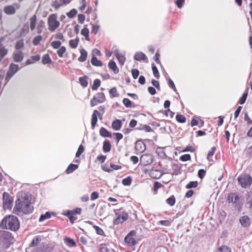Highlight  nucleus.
<instances>
[{"mask_svg":"<svg viewBox=\"0 0 252 252\" xmlns=\"http://www.w3.org/2000/svg\"><path fill=\"white\" fill-rule=\"evenodd\" d=\"M152 71H153V74H154V76L157 79H158L160 77V74H159V73L158 72V70L157 67H156V66L154 63H152Z\"/></svg>","mask_w":252,"mask_h":252,"instance_id":"79ce46f5","label":"nucleus"},{"mask_svg":"<svg viewBox=\"0 0 252 252\" xmlns=\"http://www.w3.org/2000/svg\"><path fill=\"white\" fill-rule=\"evenodd\" d=\"M241 197L239 194L237 192H231L228 194L226 200L229 203H234L235 201L240 199Z\"/></svg>","mask_w":252,"mask_h":252,"instance_id":"ddd939ff","label":"nucleus"},{"mask_svg":"<svg viewBox=\"0 0 252 252\" xmlns=\"http://www.w3.org/2000/svg\"><path fill=\"white\" fill-rule=\"evenodd\" d=\"M140 160L144 166L148 165L153 162L154 157L151 154H144L141 157Z\"/></svg>","mask_w":252,"mask_h":252,"instance_id":"1a4fd4ad","label":"nucleus"},{"mask_svg":"<svg viewBox=\"0 0 252 252\" xmlns=\"http://www.w3.org/2000/svg\"><path fill=\"white\" fill-rule=\"evenodd\" d=\"M108 67L110 69L113 70L115 74H117L119 72V69L117 67L116 63L113 60H110L109 61L108 63Z\"/></svg>","mask_w":252,"mask_h":252,"instance_id":"412c9836","label":"nucleus"},{"mask_svg":"<svg viewBox=\"0 0 252 252\" xmlns=\"http://www.w3.org/2000/svg\"><path fill=\"white\" fill-rule=\"evenodd\" d=\"M60 1H62L63 3H59L57 0H55L54 1L52 4V6L54 7L55 9H59L63 4H67L70 1H66L65 0H59Z\"/></svg>","mask_w":252,"mask_h":252,"instance_id":"cd10ccee","label":"nucleus"},{"mask_svg":"<svg viewBox=\"0 0 252 252\" xmlns=\"http://www.w3.org/2000/svg\"><path fill=\"white\" fill-rule=\"evenodd\" d=\"M248 89H247V91H246L242 95V96L240 97V98L239 99L238 103L239 104H243L245 103L246 101V99H247V96H248Z\"/></svg>","mask_w":252,"mask_h":252,"instance_id":"37998d69","label":"nucleus"},{"mask_svg":"<svg viewBox=\"0 0 252 252\" xmlns=\"http://www.w3.org/2000/svg\"><path fill=\"white\" fill-rule=\"evenodd\" d=\"M3 11L7 15H13L16 13V9L13 5H9L4 7Z\"/></svg>","mask_w":252,"mask_h":252,"instance_id":"f3484780","label":"nucleus"},{"mask_svg":"<svg viewBox=\"0 0 252 252\" xmlns=\"http://www.w3.org/2000/svg\"><path fill=\"white\" fill-rule=\"evenodd\" d=\"M77 13V10L73 8L66 13V15L69 18H73Z\"/></svg>","mask_w":252,"mask_h":252,"instance_id":"864d4df0","label":"nucleus"},{"mask_svg":"<svg viewBox=\"0 0 252 252\" xmlns=\"http://www.w3.org/2000/svg\"><path fill=\"white\" fill-rule=\"evenodd\" d=\"M57 19V14H52L48 18V29L52 32H54L60 25L59 21Z\"/></svg>","mask_w":252,"mask_h":252,"instance_id":"39448f33","label":"nucleus"},{"mask_svg":"<svg viewBox=\"0 0 252 252\" xmlns=\"http://www.w3.org/2000/svg\"><path fill=\"white\" fill-rule=\"evenodd\" d=\"M64 243L69 247H74L76 246V243L75 241L72 238L68 237H65L64 238Z\"/></svg>","mask_w":252,"mask_h":252,"instance_id":"393cba45","label":"nucleus"},{"mask_svg":"<svg viewBox=\"0 0 252 252\" xmlns=\"http://www.w3.org/2000/svg\"><path fill=\"white\" fill-rule=\"evenodd\" d=\"M156 153L162 159H166L167 158V156L166 155L163 147H158L156 150Z\"/></svg>","mask_w":252,"mask_h":252,"instance_id":"a211bd4d","label":"nucleus"},{"mask_svg":"<svg viewBox=\"0 0 252 252\" xmlns=\"http://www.w3.org/2000/svg\"><path fill=\"white\" fill-rule=\"evenodd\" d=\"M122 126V122L120 120L116 119L112 123V127L115 130H119Z\"/></svg>","mask_w":252,"mask_h":252,"instance_id":"6ab92c4d","label":"nucleus"},{"mask_svg":"<svg viewBox=\"0 0 252 252\" xmlns=\"http://www.w3.org/2000/svg\"><path fill=\"white\" fill-rule=\"evenodd\" d=\"M79 41L80 40L78 37H77L75 39L70 40L69 41V46L73 49L76 48Z\"/></svg>","mask_w":252,"mask_h":252,"instance_id":"4c0bfd02","label":"nucleus"},{"mask_svg":"<svg viewBox=\"0 0 252 252\" xmlns=\"http://www.w3.org/2000/svg\"><path fill=\"white\" fill-rule=\"evenodd\" d=\"M98 207V215L99 216H102L104 214L105 209L106 205L105 202L104 201H100L98 204L97 205Z\"/></svg>","mask_w":252,"mask_h":252,"instance_id":"dca6fc26","label":"nucleus"},{"mask_svg":"<svg viewBox=\"0 0 252 252\" xmlns=\"http://www.w3.org/2000/svg\"><path fill=\"white\" fill-rule=\"evenodd\" d=\"M33 211V207L26 195L18 197L13 208V212L15 214L18 215L19 212H23L25 214H30L32 213Z\"/></svg>","mask_w":252,"mask_h":252,"instance_id":"f257e3e1","label":"nucleus"},{"mask_svg":"<svg viewBox=\"0 0 252 252\" xmlns=\"http://www.w3.org/2000/svg\"><path fill=\"white\" fill-rule=\"evenodd\" d=\"M81 54L80 56L78 58V60L80 62H84L86 61L88 56V53L86 50L82 48L80 50Z\"/></svg>","mask_w":252,"mask_h":252,"instance_id":"b1692460","label":"nucleus"},{"mask_svg":"<svg viewBox=\"0 0 252 252\" xmlns=\"http://www.w3.org/2000/svg\"><path fill=\"white\" fill-rule=\"evenodd\" d=\"M217 149L216 147H212L211 150H210L207 154V158L209 161L212 160V159H211V157H212L215 154Z\"/></svg>","mask_w":252,"mask_h":252,"instance_id":"09e8293b","label":"nucleus"},{"mask_svg":"<svg viewBox=\"0 0 252 252\" xmlns=\"http://www.w3.org/2000/svg\"><path fill=\"white\" fill-rule=\"evenodd\" d=\"M61 44H62V43L59 40L54 41L51 43V46H52V47L54 49H56L59 48L61 46Z\"/></svg>","mask_w":252,"mask_h":252,"instance_id":"0e129e2a","label":"nucleus"},{"mask_svg":"<svg viewBox=\"0 0 252 252\" xmlns=\"http://www.w3.org/2000/svg\"><path fill=\"white\" fill-rule=\"evenodd\" d=\"M180 160L182 161H186L188 160H190L191 159V156L189 154H185L181 156L180 158Z\"/></svg>","mask_w":252,"mask_h":252,"instance_id":"052dcab7","label":"nucleus"},{"mask_svg":"<svg viewBox=\"0 0 252 252\" xmlns=\"http://www.w3.org/2000/svg\"><path fill=\"white\" fill-rule=\"evenodd\" d=\"M42 63L43 64H47L53 63V62L51 59L49 55L48 54H46L44 55L42 57Z\"/></svg>","mask_w":252,"mask_h":252,"instance_id":"2f4dec72","label":"nucleus"},{"mask_svg":"<svg viewBox=\"0 0 252 252\" xmlns=\"http://www.w3.org/2000/svg\"><path fill=\"white\" fill-rule=\"evenodd\" d=\"M29 32V26L28 23L24 24L22 28L21 31L20 32L21 36H25Z\"/></svg>","mask_w":252,"mask_h":252,"instance_id":"7c9ffc66","label":"nucleus"},{"mask_svg":"<svg viewBox=\"0 0 252 252\" xmlns=\"http://www.w3.org/2000/svg\"><path fill=\"white\" fill-rule=\"evenodd\" d=\"M123 103L126 108H130L132 107V102L128 98H124L123 100Z\"/></svg>","mask_w":252,"mask_h":252,"instance_id":"4d7b16f0","label":"nucleus"},{"mask_svg":"<svg viewBox=\"0 0 252 252\" xmlns=\"http://www.w3.org/2000/svg\"><path fill=\"white\" fill-rule=\"evenodd\" d=\"M181 167L182 165L179 166L177 164L174 163L172 165V168L173 169V172L172 174L175 175H178L179 174H180L181 173Z\"/></svg>","mask_w":252,"mask_h":252,"instance_id":"f704fd0d","label":"nucleus"},{"mask_svg":"<svg viewBox=\"0 0 252 252\" xmlns=\"http://www.w3.org/2000/svg\"><path fill=\"white\" fill-rule=\"evenodd\" d=\"M168 85L169 86L173 89V90L175 92H177V89L176 88L175 85L173 82V81L172 80L171 78H169L168 80Z\"/></svg>","mask_w":252,"mask_h":252,"instance_id":"69168bd1","label":"nucleus"},{"mask_svg":"<svg viewBox=\"0 0 252 252\" xmlns=\"http://www.w3.org/2000/svg\"><path fill=\"white\" fill-rule=\"evenodd\" d=\"M134 59L137 61H141L142 60H145L147 58L145 54L143 52H139L135 54L134 56Z\"/></svg>","mask_w":252,"mask_h":252,"instance_id":"a878e982","label":"nucleus"},{"mask_svg":"<svg viewBox=\"0 0 252 252\" xmlns=\"http://www.w3.org/2000/svg\"><path fill=\"white\" fill-rule=\"evenodd\" d=\"M101 81L98 79H96L94 80L93 82V85L92 86V89L93 91L96 90L98 87L100 86Z\"/></svg>","mask_w":252,"mask_h":252,"instance_id":"a18cd8bd","label":"nucleus"},{"mask_svg":"<svg viewBox=\"0 0 252 252\" xmlns=\"http://www.w3.org/2000/svg\"><path fill=\"white\" fill-rule=\"evenodd\" d=\"M3 207L4 209H11L12 207L13 198L7 192L2 194Z\"/></svg>","mask_w":252,"mask_h":252,"instance_id":"423d86ee","label":"nucleus"},{"mask_svg":"<svg viewBox=\"0 0 252 252\" xmlns=\"http://www.w3.org/2000/svg\"><path fill=\"white\" fill-rule=\"evenodd\" d=\"M216 252H231V251L228 246L222 245L217 249Z\"/></svg>","mask_w":252,"mask_h":252,"instance_id":"ea45409f","label":"nucleus"},{"mask_svg":"<svg viewBox=\"0 0 252 252\" xmlns=\"http://www.w3.org/2000/svg\"><path fill=\"white\" fill-rule=\"evenodd\" d=\"M97 102L99 103H103L105 100V96L104 94L102 92L98 93L96 94Z\"/></svg>","mask_w":252,"mask_h":252,"instance_id":"58836bf2","label":"nucleus"},{"mask_svg":"<svg viewBox=\"0 0 252 252\" xmlns=\"http://www.w3.org/2000/svg\"><path fill=\"white\" fill-rule=\"evenodd\" d=\"M237 181L242 188L247 189L252 184V177L248 174H242L237 178Z\"/></svg>","mask_w":252,"mask_h":252,"instance_id":"20e7f679","label":"nucleus"},{"mask_svg":"<svg viewBox=\"0 0 252 252\" xmlns=\"http://www.w3.org/2000/svg\"><path fill=\"white\" fill-rule=\"evenodd\" d=\"M100 115V113L97 110L94 111L91 118V126L93 129H94L96 126L97 122V116H99Z\"/></svg>","mask_w":252,"mask_h":252,"instance_id":"4468645a","label":"nucleus"},{"mask_svg":"<svg viewBox=\"0 0 252 252\" xmlns=\"http://www.w3.org/2000/svg\"><path fill=\"white\" fill-rule=\"evenodd\" d=\"M13 237L11 232L5 230H0V248L8 249L13 243Z\"/></svg>","mask_w":252,"mask_h":252,"instance_id":"7ed1b4c3","label":"nucleus"},{"mask_svg":"<svg viewBox=\"0 0 252 252\" xmlns=\"http://www.w3.org/2000/svg\"><path fill=\"white\" fill-rule=\"evenodd\" d=\"M88 77L86 75L81 77L79 78V81L80 85L84 88L87 87L88 85L87 79Z\"/></svg>","mask_w":252,"mask_h":252,"instance_id":"473e14b6","label":"nucleus"},{"mask_svg":"<svg viewBox=\"0 0 252 252\" xmlns=\"http://www.w3.org/2000/svg\"><path fill=\"white\" fill-rule=\"evenodd\" d=\"M20 226L18 218L13 215L5 216L0 222V228L2 229H8L16 232Z\"/></svg>","mask_w":252,"mask_h":252,"instance_id":"f03ea898","label":"nucleus"},{"mask_svg":"<svg viewBox=\"0 0 252 252\" xmlns=\"http://www.w3.org/2000/svg\"><path fill=\"white\" fill-rule=\"evenodd\" d=\"M13 61L16 63L22 62L24 59L23 53L22 51L15 52L13 55Z\"/></svg>","mask_w":252,"mask_h":252,"instance_id":"2eb2a0df","label":"nucleus"},{"mask_svg":"<svg viewBox=\"0 0 252 252\" xmlns=\"http://www.w3.org/2000/svg\"><path fill=\"white\" fill-rule=\"evenodd\" d=\"M197 181H191L186 186V188L187 189H191L192 188H195L198 186Z\"/></svg>","mask_w":252,"mask_h":252,"instance_id":"3c124183","label":"nucleus"},{"mask_svg":"<svg viewBox=\"0 0 252 252\" xmlns=\"http://www.w3.org/2000/svg\"><path fill=\"white\" fill-rule=\"evenodd\" d=\"M111 145L109 140L105 139L103 143L102 150L104 153H107L110 151Z\"/></svg>","mask_w":252,"mask_h":252,"instance_id":"5701e85b","label":"nucleus"},{"mask_svg":"<svg viewBox=\"0 0 252 252\" xmlns=\"http://www.w3.org/2000/svg\"><path fill=\"white\" fill-rule=\"evenodd\" d=\"M78 168V165L70 163L66 168L65 172L67 174H70L73 172Z\"/></svg>","mask_w":252,"mask_h":252,"instance_id":"c756f323","label":"nucleus"},{"mask_svg":"<svg viewBox=\"0 0 252 252\" xmlns=\"http://www.w3.org/2000/svg\"><path fill=\"white\" fill-rule=\"evenodd\" d=\"M162 186V184L158 182H155L154 183L153 190L156 192L157 190Z\"/></svg>","mask_w":252,"mask_h":252,"instance_id":"338daca9","label":"nucleus"},{"mask_svg":"<svg viewBox=\"0 0 252 252\" xmlns=\"http://www.w3.org/2000/svg\"><path fill=\"white\" fill-rule=\"evenodd\" d=\"M24 46V43L23 39L18 40L15 44V48L16 50H19Z\"/></svg>","mask_w":252,"mask_h":252,"instance_id":"8fccbe9b","label":"nucleus"},{"mask_svg":"<svg viewBox=\"0 0 252 252\" xmlns=\"http://www.w3.org/2000/svg\"><path fill=\"white\" fill-rule=\"evenodd\" d=\"M41 241V238L40 236L37 235L35 236L32 240L31 242L30 243L29 247L26 249V252H29L30 251L32 250L31 249L32 248H33L36 246H37L40 242Z\"/></svg>","mask_w":252,"mask_h":252,"instance_id":"9d476101","label":"nucleus"},{"mask_svg":"<svg viewBox=\"0 0 252 252\" xmlns=\"http://www.w3.org/2000/svg\"><path fill=\"white\" fill-rule=\"evenodd\" d=\"M109 94L113 97H118L119 94L118 93L117 89L116 87H113L109 90Z\"/></svg>","mask_w":252,"mask_h":252,"instance_id":"13d9d810","label":"nucleus"},{"mask_svg":"<svg viewBox=\"0 0 252 252\" xmlns=\"http://www.w3.org/2000/svg\"><path fill=\"white\" fill-rule=\"evenodd\" d=\"M176 202V199L174 195L170 196L166 200V203L170 206L174 205Z\"/></svg>","mask_w":252,"mask_h":252,"instance_id":"49530a36","label":"nucleus"},{"mask_svg":"<svg viewBox=\"0 0 252 252\" xmlns=\"http://www.w3.org/2000/svg\"><path fill=\"white\" fill-rule=\"evenodd\" d=\"M132 182V178L130 176H128L122 180V184L124 186H129Z\"/></svg>","mask_w":252,"mask_h":252,"instance_id":"5fc2aeb1","label":"nucleus"},{"mask_svg":"<svg viewBox=\"0 0 252 252\" xmlns=\"http://www.w3.org/2000/svg\"><path fill=\"white\" fill-rule=\"evenodd\" d=\"M206 171L203 169H200L198 171L197 176L200 179H203L206 175Z\"/></svg>","mask_w":252,"mask_h":252,"instance_id":"bf43d9fd","label":"nucleus"},{"mask_svg":"<svg viewBox=\"0 0 252 252\" xmlns=\"http://www.w3.org/2000/svg\"><path fill=\"white\" fill-rule=\"evenodd\" d=\"M234 204L235 209L238 212H241L243 208V203L240 199H238L233 203Z\"/></svg>","mask_w":252,"mask_h":252,"instance_id":"72a5a7b5","label":"nucleus"},{"mask_svg":"<svg viewBox=\"0 0 252 252\" xmlns=\"http://www.w3.org/2000/svg\"><path fill=\"white\" fill-rule=\"evenodd\" d=\"M66 51V48L64 46H61L60 48L57 51V54L60 58L63 57V54Z\"/></svg>","mask_w":252,"mask_h":252,"instance_id":"680f3d73","label":"nucleus"},{"mask_svg":"<svg viewBox=\"0 0 252 252\" xmlns=\"http://www.w3.org/2000/svg\"><path fill=\"white\" fill-rule=\"evenodd\" d=\"M115 215L117 216V218L113 220L114 224H118L124 222L122 221V219L121 215L119 213L116 212Z\"/></svg>","mask_w":252,"mask_h":252,"instance_id":"603ef678","label":"nucleus"},{"mask_svg":"<svg viewBox=\"0 0 252 252\" xmlns=\"http://www.w3.org/2000/svg\"><path fill=\"white\" fill-rule=\"evenodd\" d=\"M19 70V66L18 64L14 63H11L9 65L8 70L6 73L5 80L7 82L15 74H16Z\"/></svg>","mask_w":252,"mask_h":252,"instance_id":"0eeeda50","label":"nucleus"},{"mask_svg":"<svg viewBox=\"0 0 252 252\" xmlns=\"http://www.w3.org/2000/svg\"><path fill=\"white\" fill-rule=\"evenodd\" d=\"M43 38L41 35H37L35 36L32 41V43L34 46H37L39 42L42 40Z\"/></svg>","mask_w":252,"mask_h":252,"instance_id":"6e6d98bb","label":"nucleus"},{"mask_svg":"<svg viewBox=\"0 0 252 252\" xmlns=\"http://www.w3.org/2000/svg\"><path fill=\"white\" fill-rule=\"evenodd\" d=\"M36 15L35 14L33 15L31 17L30 19V29L32 31H33L36 26Z\"/></svg>","mask_w":252,"mask_h":252,"instance_id":"e433bc0d","label":"nucleus"},{"mask_svg":"<svg viewBox=\"0 0 252 252\" xmlns=\"http://www.w3.org/2000/svg\"><path fill=\"white\" fill-rule=\"evenodd\" d=\"M124 239L125 243L129 246H134L137 243L136 241L132 237H130L127 235L125 237Z\"/></svg>","mask_w":252,"mask_h":252,"instance_id":"aec40b11","label":"nucleus"},{"mask_svg":"<svg viewBox=\"0 0 252 252\" xmlns=\"http://www.w3.org/2000/svg\"><path fill=\"white\" fill-rule=\"evenodd\" d=\"M195 151V149L190 145H188L184 150H182L183 152H194Z\"/></svg>","mask_w":252,"mask_h":252,"instance_id":"774afa93","label":"nucleus"},{"mask_svg":"<svg viewBox=\"0 0 252 252\" xmlns=\"http://www.w3.org/2000/svg\"><path fill=\"white\" fill-rule=\"evenodd\" d=\"M53 247L47 244L42 243L38 247L33 248L31 252H52Z\"/></svg>","mask_w":252,"mask_h":252,"instance_id":"6e6552de","label":"nucleus"},{"mask_svg":"<svg viewBox=\"0 0 252 252\" xmlns=\"http://www.w3.org/2000/svg\"><path fill=\"white\" fill-rule=\"evenodd\" d=\"M93 227L95 230V231H96V233L97 234L102 235V236L104 235V232L103 230L100 227L96 226V225H94Z\"/></svg>","mask_w":252,"mask_h":252,"instance_id":"e2e57ef3","label":"nucleus"},{"mask_svg":"<svg viewBox=\"0 0 252 252\" xmlns=\"http://www.w3.org/2000/svg\"><path fill=\"white\" fill-rule=\"evenodd\" d=\"M176 120L180 123H185L186 122V117L182 114H177L176 116Z\"/></svg>","mask_w":252,"mask_h":252,"instance_id":"c03bdc74","label":"nucleus"},{"mask_svg":"<svg viewBox=\"0 0 252 252\" xmlns=\"http://www.w3.org/2000/svg\"><path fill=\"white\" fill-rule=\"evenodd\" d=\"M119 211L121 213H122L121 217L122 219V221H125L126 220L128 219V215L126 212H125L124 211V209L123 208H121Z\"/></svg>","mask_w":252,"mask_h":252,"instance_id":"de8ad7c7","label":"nucleus"},{"mask_svg":"<svg viewBox=\"0 0 252 252\" xmlns=\"http://www.w3.org/2000/svg\"><path fill=\"white\" fill-rule=\"evenodd\" d=\"M239 220L241 225L244 227L248 228L251 225V219L248 216L241 217Z\"/></svg>","mask_w":252,"mask_h":252,"instance_id":"9b49d317","label":"nucleus"},{"mask_svg":"<svg viewBox=\"0 0 252 252\" xmlns=\"http://www.w3.org/2000/svg\"><path fill=\"white\" fill-rule=\"evenodd\" d=\"M7 53L8 50L3 47L2 44L0 42V61H2Z\"/></svg>","mask_w":252,"mask_h":252,"instance_id":"c9c22d12","label":"nucleus"},{"mask_svg":"<svg viewBox=\"0 0 252 252\" xmlns=\"http://www.w3.org/2000/svg\"><path fill=\"white\" fill-rule=\"evenodd\" d=\"M91 62L92 64L95 66H102L103 65L102 62L94 56H92Z\"/></svg>","mask_w":252,"mask_h":252,"instance_id":"bb28decb","label":"nucleus"},{"mask_svg":"<svg viewBox=\"0 0 252 252\" xmlns=\"http://www.w3.org/2000/svg\"><path fill=\"white\" fill-rule=\"evenodd\" d=\"M51 214L55 215L54 212L50 213V212H46L44 214H41L39 219V221L42 222L46 219H50L51 217Z\"/></svg>","mask_w":252,"mask_h":252,"instance_id":"c85d7f7f","label":"nucleus"},{"mask_svg":"<svg viewBox=\"0 0 252 252\" xmlns=\"http://www.w3.org/2000/svg\"><path fill=\"white\" fill-rule=\"evenodd\" d=\"M45 28V22L43 20H40L37 27V32L38 34L41 33L43 29Z\"/></svg>","mask_w":252,"mask_h":252,"instance_id":"a19ab883","label":"nucleus"},{"mask_svg":"<svg viewBox=\"0 0 252 252\" xmlns=\"http://www.w3.org/2000/svg\"><path fill=\"white\" fill-rule=\"evenodd\" d=\"M135 149L136 151L142 153L146 149L145 144L142 139L137 140L135 143Z\"/></svg>","mask_w":252,"mask_h":252,"instance_id":"f8f14e48","label":"nucleus"},{"mask_svg":"<svg viewBox=\"0 0 252 252\" xmlns=\"http://www.w3.org/2000/svg\"><path fill=\"white\" fill-rule=\"evenodd\" d=\"M99 134L101 136L103 137H112V134L106 128L103 127H101L99 130Z\"/></svg>","mask_w":252,"mask_h":252,"instance_id":"4be33fe9","label":"nucleus"}]
</instances>
